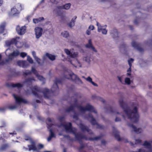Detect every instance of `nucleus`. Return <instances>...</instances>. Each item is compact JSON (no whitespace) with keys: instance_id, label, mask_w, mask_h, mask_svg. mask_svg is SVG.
<instances>
[{"instance_id":"obj_27","label":"nucleus","mask_w":152,"mask_h":152,"mask_svg":"<svg viewBox=\"0 0 152 152\" xmlns=\"http://www.w3.org/2000/svg\"><path fill=\"white\" fill-rule=\"evenodd\" d=\"M77 17L76 16L74 17V18H72L71 22L68 24V25L69 27L72 28V26H74L75 25V20Z\"/></svg>"},{"instance_id":"obj_5","label":"nucleus","mask_w":152,"mask_h":152,"mask_svg":"<svg viewBox=\"0 0 152 152\" xmlns=\"http://www.w3.org/2000/svg\"><path fill=\"white\" fill-rule=\"evenodd\" d=\"M30 143L31 144L28 145L27 146L28 148L23 147V148L26 151L28 150L29 151H30L31 150L33 151H38V148L36 146L35 141L34 140H31Z\"/></svg>"},{"instance_id":"obj_55","label":"nucleus","mask_w":152,"mask_h":152,"mask_svg":"<svg viewBox=\"0 0 152 152\" xmlns=\"http://www.w3.org/2000/svg\"><path fill=\"white\" fill-rule=\"evenodd\" d=\"M47 128L48 129H50L53 125V124L52 123H47Z\"/></svg>"},{"instance_id":"obj_45","label":"nucleus","mask_w":152,"mask_h":152,"mask_svg":"<svg viewBox=\"0 0 152 152\" xmlns=\"http://www.w3.org/2000/svg\"><path fill=\"white\" fill-rule=\"evenodd\" d=\"M24 139L26 141H29L30 142H31V140H33L29 136H25L24 137Z\"/></svg>"},{"instance_id":"obj_40","label":"nucleus","mask_w":152,"mask_h":152,"mask_svg":"<svg viewBox=\"0 0 152 152\" xmlns=\"http://www.w3.org/2000/svg\"><path fill=\"white\" fill-rule=\"evenodd\" d=\"M49 132L50 133L49 135L52 137H56V135L55 133L53 132V130L50 129L49 130Z\"/></svg>"},{"instance_id":"obj_30","label":"nucleus","mask_w":152,"mask_h":152,"mask_svg":"<svg viewBox=\"0 0 152 152\" xmlns=\"http://www.w3.org/2000/svg\"><path fill=\"white\" fill-rule=\"evenodd\" d=\"M45 56L51 61H54L55 59V56L51 54L47 53L45 54Z\"/></svg>"},{"instance_id":"obj_59","label":"nucleus","mask_w":152,"mask_h":152,"mask_svg":"<svg viewBox=\"0 0 152 152\" xmlns=\"http://www.w3.org/2000/svg\"><path fill=\"white\" fill-rule=\"evenodd\" d=\"M138 152H146L145 150L143 149L142 148H140L138 150Z\"/></svg>"},{"instance_id":"obj_3","label":"nucleus","mask_w":152,"mask_h":152,"mask_svg":"<svg viewBox=\"0 0 152 152\" xmlns=\"http://www.w3.org/2000/svg\"><path fill=\"white\" fill-rule=\"evenodd\" d=\"M62 80L61 79L56 78L54 83L51 88V91H50L47 88L44 89L42 92L43 94L44 98L49 99L51 92L53 93H58L59 91V89L57 84H61Z\"/></svg>"},{"instance_id":"obj_9","label":"nucleus","mask_w":152,"mask_h":152,"mask_svg":"<svg viewBox=\"0 0 152 152\" xmlns=\"http://www.w3.org/2000/svg\"><path fill=\"white\" fill-rule=\"evenodd\" d=\"M70 77L72 80L77 83H82L81 80L77 76L73 73L72 74H69Z\"/></svg>"},{"instance_id":"obj_49","label":"nucleus","mask_w":152,"mask_h":152,"mask_svg":"<svg viewBox=\"0 0 152 152\" xmlns=\"http://www.w3.org/2000/svg\"><path fill=\"white\" fill-rule=\"evenodd\" d=\"M34 59L37 62L38 64H40V61L41 60L39 58L37 57L34 58Z\"/></svg>"},{"instance_id":"obj_29","label":"nucleus","mask_w":152,"mask_h":152,"mask_svg":"<svg viewBox=\"0 0 152 152\" xmlns=\"http://www.w3.org/2000/svg\"><path fill=\"white\" fill-rule=\"evenodd\" d=\"M44 19L43 17H40L38 18L33 19V22L34 23H37L41 21H43Z\"/></svg>"},{"instance_id":"obj_35","label":"nucleus","mask_w":152,"mask_h":152,"mask_svg":"<svg viewBox=\"0 0 152 152\" xmlns=\"http://www.w3.org/2000/svg\"><path fill=\"white\" fill-rule=\"evenodd\" d=\"M82 139H84V140H86L85 139L83 138L81 139L80 140H78V141H79V143H80V146L79 148V151H80V150L81 149H82L83 148H84L85 147L83 143V142L82 141ZM89 140L90 141V140ZM94 140H93V141H94Z\"/></svg>"},{"instance_id":"obj_32","label":"nucleus","mask_w":152,"mask_h":152,"mask_svg":"<svg viewBox=\"0 0 152 152\" xmlns=\"http://www.w3.org/2000/svg\"><path fill=\"white\" fill-rule=\"evenodd\" d=\"M92 98L93 99H99V101H100L101 102L103 103H104L105 102V101L104 99L100 97H97L95 95L92 96Z\"/></svg>"},{"instance_id":"obj_1","label":"nucleus","mask_w":152,"mask_h":152,"mask_svg":"<svg viewBox=\"0 0 152 152\" xmlns=\"http://www.w3.org/2000/svg\"><path fill=\"white\" fill-rule=\"evenodd\" d=\"M119 104L120 107L124 110V111L127 115L128 118L135 123H137L139 118V115L138 113V109L135 107L133 110H132L127 104L123 101V100H119Z\"/></svg>"},{"instance_id":"obj_63","label":"nucleus","mask_w":152,"mask_h":152,"mask_svg":"<svg viewBox=\"0 0 152 152\" xmlns=\"http://www.w3.org/2000/svg\"><path fill=\"white\" fill-rule=\"evenodd\" d=\"M53 137H51V136H50V135H49V137L47 138V140L48 141H50L51 140L52 138Z\"/></svg>"},{"instance_id":"obj_18","label":"nucleus","mask_w":152,"mask_h":152,"mask_svg":"<svg viewBox=\"0 0 152 152\" xmlns=\"http://www.w3.org/2000/svg\"><path fill=\"white\" fill-rule=\"evenodd\" d=\"M132 47L137 49L140 52H142L143 51V48L140 46L139 44L137 43L134 41L132 42Z\"/></svg>"},{"instance_id":"obj_51","label":"nucleus","mask_w":152,"mask_h":152,"mask_svg":"<svg viewBox=\"0 0 152 152\" xmlns=\"http://www.w3.org/2000/svg\"><path fill=\"white\" fill-rule=\"evenodd\" d=\"M65 117L64 116H60L59 117V121L61 122H62L64 120Z\"/></svg>"},{"instance_id":"obj_8","label":"nucleus","mask_w":152,"mask_h":152,"mask_svg":"<svg viewBox=\"0 0 152 152\" xmlns=\"http://www.w3.org/2000/svg\"><path fill=\"white\" fill-rule=\"evenodd\" d=\"M26 27L25 26L20 27L19 25H17L16 28V30L18 34L20 35H22L24 34L26 32Z\"/></svg>"},{"instance_id":"obj_46","label":"nucleus","mask_w":152,"mask_h":152,"mask_svg":"<svg viewBox=\"0 0 152 152\" xmlns=\"http://www.w3.org/2000/svg\"><path fill=\"white\" fill-rule=\"evenodd\" d=\"M126 45L125 44L123 43V44L120 45V50H121V48H123L124 49V50H125V49L126 48Z\"/></svg>"},{"instance_id":"obj_50","label":"nucleus","mask_w":152,"mask_h":152,"mask_svg":"<svg viewBox=\"0 0 152 152\" xmlns=\"http://www.w3.org/2000/svg\"><path fill=\"white\" fill-rule=\"evenodd\" d=\"M142 142V141L140 139H136L135 140V144H141Z\"/></svg>"},{"instance_id":"obj_4","label":"nucleus","mask_w":152,"mask_h":152,"mask_svg":"<svg viewBox=\"0 0 152 152\" xmlns=\"http://www.w3.org/2000/svg\"><path fill=\"white\" fill-rule=\"evenodd\" d=\"M73 106L74 107H77L82 112H85L86 111H88L90 112L94 113H97V112L95 110L94 107L88 104H87L85 107H84L81 105H79L78 103L74 104Z\"/></svg>"},{"instance_id":"obj_11","label":"nucleus","mask_w":152,"mask_h":152,"mask_svg":"<svg viewBox=\"0 0 152 152\" xmlns=\"http://www.w3.org/2000/svg\"><path fill=\"white\" fill-rule=\"evenodd\" d=\"M34 30L36 38L39 39L42 35L43 29L41 27H37L35 28Z\"/></svg>"},{"instance_id":"obj_48","label":"nucleus","mask_w":152,"mask_h":152,"mask_svg":"<svg viewBox=\"0 0 152 152\" xmlns=\"http://www.w3.org/2000/svg\"><path fill=\"white\" fill-rule=\"evenodd\" d=\"M23 61L19 60L17 61V64L19 66L22 67Z\"/></svg>"},{"instance_id":"obj_28","label":"nucleus","mask_w":152,"mask_h":152,"mask_svg":"<svg viewBox=\"0 0 152 152\" xmlns=\"http://www.w3.org/2000/svg\"><path fill=\"white\" fill-rule=\"evenodd\" d=\"M111 34H113L112 36L113 38H115V36L118 37V33L117 29H114L112 31H111Z\"/></svg>"},{"instance_id":"obj_25","label":"nucleus","mask_w":152,"mask_h":152,"mask_svg":"<svg viewBox=\"0 0 152 152\" xmlns=\"http://www.w3.org/2000/svg\"><path fill=\"white\" fill-rule=\"evenodd\" d=\"M6 26V23L3 22L0 25V34L3 33L5 30V28Z\"/></svg>"},{"instance_id":"obj_47","label":"nucleus","mask_w":152,"mask_h":152,"mask_svg":"<svg viewBox=\"0 0 152 152\" xmlns=\"http://www.w3.org/2000/svg\"><path fill=\"white\" fill-rule=\"evenodd\" d=\"M44 147V146L43 145L39 144H38L37 145V147L38 148V151L39 149H40L42 148H43Z\"/></svg>"},{"instance_id":"obj_44","label":"nucleus","mask_w":152,"mask_h":152,"mask_svg":"<svg viewBox=\"0 0 152 152\" xmlns=\"http://www.w3.org/2000/svg\"><path fill=\"white\" fill-rule=\"evenodd\" d=\"M28 66L27 62L25 61H23L22 67L23 68H25Z\"/></svg>"},{"instance_id":"obj_60","label":"nucleus","mask_w":152,"mask_h":152,"mask_svg":"<svg viewBox=\"0 0 152 152\" xmlns=\"http://www.w3.org/2000/svg\"><path fill=\"white\" fill-rule=\"evenodd\" d=\"M86 80H87L88 81H89V82H90V83H91L92 81V79L90 77H88L86 78Z\"/></svg>"},{"instance_id":"obj_21","label":"nucleus","mask_w":152,"mask_h":152,"mask_svg":"<svg viewBox=\"0 0 152 152\" xmlns=\"http://www.w3.org/2000/svg\"><path fill=\"white\" fill-rule=\"evenodd\" d=\"M35 81V80L33 77L28 78L25 80V82L27 83L28 86L30 87V86H32L33 82Z\"/></svg>"},{"instance_id":"obj_38","label":"nucleus","mask_w":152,"mask_h":152,"mask_svg":"<svg viewBox=\"0 0 152 152\" xmlns=\"http://www.w3.org/2000/svg\"><path fill=\"white\" fill-rule=\"evenodd\" d=\"M74 107L73 105H71L69 107L66 109L65 111L66 112H69L71 111H74Z\"/></svg>"},{"instance_id":"obj_36","label":"nucleus","mask_w":152,"mask_h":152,"mask_svg":"<svg viewBox=\"0 0 152 152\" xmlns=\"http://www.w3.org/2000/svg\"><path fill=\"white\" fill-rule=\"evenodd\" d=\"M105 109L110 113H113L115 112V110L111 106H109L108 107H105Z\"/></svg>"},{"instance_id":"obj_16","label":"nucleus","mask_w":152,"mask_h":152,"mask_svg":"<svg viewBox=\"0 0 152 152\" xmlns=\"http://www.w3.org/2000/svg\"><path fill=\"white\" fill-rule=\"evenodd\" d=\"M96 25L98 26V31L99 32L102 31V34H106L107 31L105 28H103V26H101L100 24L98 22H96Z\"/></svg>"},{"instance_id":"obj_43","label":"nucleus","mask_w":152,"mask_h":152,"mask_svg":"<svg viewBox=\"0 0 152 152\" xmlns=\"http://www.w3.org/2000/svg\"><path fill=\"white\" fill-rule=\"evenodd\" d=\"M31 74V72L29 70H27L25 72H24L23 74L25 75H30Z\"/></svg>"},{"instance_id":"obj_12","label":"nucleus","mask_w":152,"mask_h":152,"mask_svg":"<svg viewBox=\"0 0 152 152\" xmlns=\"http://www.w3.org/2000/svg\"><path fill=\"white\" fill-rule=\"evenodd\" d=\"M32 93L35 96L39 98L38 93L41 92L40 88L37 86H35L31 88Z\"/></svg>"},{"instance_id":"obj_58","label":"nucleus","mask_w":152,"mask_h":152,"mask_svg":"<svg viewBox=\"0 0 152 152\" xmlns=\"http://www.w3.org/2000/svg\"><path fill=\"white\" fill-rule=\"evenodd\" d=\"M88 29L91 30H93L94 29V27L93 25H91L89 26Z\"/></svg>"},{"instance_id":"obj_57","label":"nucleus","mask_w":152,"mask_h":152,"mask_svg":"<svg viewBox=\"0 0 152 152\" xmlns=\"http://www.w3.org/2000/svg\"><path fill=\"white\" fill-rule=\"evenodd\" d=\"M73 118L77 120H78V115L75 113L73 115Z\"/></svg>"},{"instance_id":"obj_20","label":"nucleus","mask_w":152,"mask_h":152,"mask_svg":"<svg viewBox=\"0 0 152 152\" xmlns=\"http://www.w3.org/2000/svg\"><path fill=\"white\" fill-rule=\"evenodd\" d=\"M128 125L129 126L132 127L134 131L136 133H140L142 132V130L141 128L137 129L133 124H128Z\"/></svg>"},{"instance_id":"obj_2","label":"nucleus","mask_w":152,"mask_h":152,"mask_svg":"<svg viewBox=\"0 0 152 152\" xmlns=\"http://www.w3.org/2000/svg\"><path fill=\"white\" fill-rule=\"evenodd\" d=\"M61 125L64 127L66 132L73 133L75 135V138L77 140H80L81 139L83 138L85 139L86 140H97L100 139L101 137V136H98L94 138H88L86 135H83L80 133H77L76 129L73 128L72 124L71 122H69L68 124H61Z\"/></svg>"},{"instance_id":"obj_6","label":"nucleus","mask_w":152,"mask_h":152,"mask_svg":"<svg viewBox=\"0 0 152 152\" xmlns=\"http://www.w3.org/2000/svg\"><path fill=\"white\" fill-rule=\"evenodd\" d=\"M19 39V37H16L15 38L12 39L10 40H7L5 42V44L6 46L8 47L12 45H15L17 48H19V47L17 46V44L18 42V40Z\"/></svg>"},{"instance_id":"obj_61","label":"nucleus","mask_w":152,"mask_h":152,"mask_svg":"<svg viewBox=\"0 0 152 152\" xmlns=\"http://www.w3.org/2000/svg\"><path fill=\"white\" fill-rule=\"evenodd\" d=\"M32 55L34 58L37 57V56H36V53L34 51H33L32 52Z\"/></svg>"},{"instance_id":"obj_26","label":"nucleus","mask_w":152,"mask_h":152,"mask_svg":"<svg viewBox=\"0 0 152 152\" xmlns=\"http://www.w3.org/2000/svg\"><path fill=\"white\" fill-rule=\"evenodd\" d=\"M143 145L146 147V148L149 149L150 151H152V147L151 144L147 141H145Z\"/></svg>"},{"instance_id":"obj_37","label":"nucleus","mask_w":152,"mask_h":152,"mask_svg":"<svg viewBox=\"0 0 152 152\" xmlns=\"http://www.w3.org/2000/svg\"><path fill=\"white\" fill-rule=\"evenodd\" d=\"M9 147V145L7 144L2 145L0 148V151L4 150Z\"/></svg>"},{"instance_id":"obj_23","label":"nucleus","mask_w":152,"mask_h":152,"mask_svg":"<svg viewBox=\"0 0 152 152\" xmlns=\"http://www.w3.org/2000/svg\"><path fill=\"white\" fill-rule=\"evenodd\" d=\"M71 6V4L70 3L67 4L63 6H58L57 7L58 9H65L66 10L69 9Z\"/></svg>"},{"instance_id":"obj_62","label":"nucleus","mask_w":152,"mask_h":152,"mask_svg":"<svg viewBox=\"0 0 152 152\" xmlns=\"http://www.w3.org/2000/svg\"><path fill=\"white\" fill-rule=\"evenodd\" d=\"M121 121V119L120 118L118 117H116L115 119V121Z\"/></svg>"},{"instance_id":"obj_17","label":"nucleus","mask_w":152,"mask_h":152,"mask_svg":"<svg viewBox=\"0 0 152 152\" xmlns=\"http://www.w3.org/2000/svg\"><path fill=\"white\" fill-rule=\"evenodd\" d=\"M87 118L88 119H89L90 118L91 119V120L90 121V122L91 124L93 125H96L97 124V122L95 119L93 117V116L92 114L91 113H89L88 114Z\"/></svg>"},{"instance_id":"obj_15","label":"nucleus","mask_w":152,"mask_h":152,"mask_svg":"<svg viewBox=\"0 0 152 152\" xmlns=\"http://www.w3.org/2000/svg\"><path fill=\"white\" fill-rule=\"evenodd\" d=\"M64 51L67 55H69L72 58H75L77 55V54L75 52H71L70 51L67 49H65Z\"/></svg>"},{"instance_id":"obj_64","label":"nucleus","mask_w":152,"mask_h":152,"mask_svg":"<svg viewBox=\"0 0 152 152\" xmlns=\"http://www.w3.org/2000/svg\"><path fill=\"white\" fill-rule=\"evenodd\" d=\"M86 33L88 35H89L91 34V31L88 30L86 31Z\"/></svg>"},{"instance_id":"obj_22","label":"nucleus","mask_w":152,"mask_h":152,"mask_svg":"<svg viewBox=\"0 0 152 152\" xmlns=\"http://www.w3.org/2000/svg\"><path fill=\"white\" fill-rule=\"evenodd\" d=\"M31 70V72H32L36 76L38 79L42 80L43 79V77L39 75L38 72L34 68L32 67Z\"/></svg>"},{"instance_id":"obj_7","label":"nucleus","mask_w":152,"mask_h":152,"mask_svg":"<svg viewBox=\"0 0 152 152\" xmlns=\"http://www.w3.org/2000/svg\"><path fill=\"white\" fill-rule=\"evenodd\" d=\"M16 7H14L11 10V13L14 16H16L18 15L20 13L19 10L21 11L22 10V6L21 4H18L16 5Z\"/></svg>"},{"instance_id":"obj_14","label":"nucleus","mask_w":152,"mask_h":152,"mask_svg":"<svg viewBox=\"0 0 152 152\" xmlns=\"http://www.w3.org/2000/svg\"><path fill=\"white\" fill-rule=\"evenodd\" d=\"M13 95L15 99L16 102L17 103H23L26 104L28 102L26 100L20 97L17 96L14 94H13Z\"/></svg>"},{"instance_id":"obj_34","label":"nucleus","mask_w":152,"mask_h":152,"mask_svg":"<svg viewBox=\"0 0 152 152\" xmlns=\"http://www.w3.org/2000/svg\"><path fill=\"white\" fill-rule=\"evenodd\" d=\"M20 54V53L18 50L14 51L12 53L10 54L12 57H16L18 56Z\"/></svg>"},{"instance_id":"obj_33","label":"nucleus","mask_w":152,"mask_h":152,"mask_svg":"<svg viewBox=\"0 0 152 152\" xmlns=\"http://www.w3.org/2000/svg\"><path fill=\"white\" fill-rule=\"evenodd\" d=\"M134 60V59L132 58H131L129 60H128V64H129L130 67L127 70V72H131V66H132V64H131V63L130 62V61H131L132 62H133Z\"/></svg>"},{"instance_id":"obj_24","label":"nucleus","mask_w":152,"mask_h":152,"mask_svg":"<svg viewBox=\"0 0 152 152\" xmlns=\"http://www.w3.org/2000/svg\"><path fill=\"white\" fill-rule=\"evenodd\" d=\"M113 133L115 137L117 140L118 141H120L121 140L119 134V132L117 130L114 131Z\"/></svg>"},{"instance_id":"obj_52","label":"nucleus","mask_w":152,"mask_h":152,"mask_svg":"<svg viewBox=\"0 0 152 152\" xmlns=\"http://www.w3.org/2000/svg\"><path fill=\"white\" fill-rule=\"evenodd\" d=\"M26 55L27 54L25 52H21L20 53V56L22 58H24Z\"/></svg>"},{"instance_id":"obj_42","label":"nucleus","mask_w":152,"mask_h":152,"mask_svg":"<svg viewBox=\"0 0 152 152\" xmlns=\"http://www.w3.org/2000/svg\"><path fill=\"white\" fill-rule=\"evenodd\" d=\"M125 81L126 83L128 85H129L130 84V80L129 78H126L125 79Z\"/></svg>"},{"instance_id":"obj_31","label":"nucleus","mask_w":152,"mask_h":152,"mask_svg":"<svg viewBox=\"0 0 152 152\" xmlns=\"http://www.w3.org/2000/svg\"><path fill=\"white\" fill-rule=\"evenodd\" d=\"M13 57H12L9 55L7 58L5 59V60H2V61H4L5 64L9 63L13 59Z\"/></svg>"},{"instance_id":"obj_56","label":"nucleus","mask_w":152,"mask_h":152,"mask_svg":"<svg viewBox=\"0 0 152 152\" xmlns=\"http://www.w3.org/2000/svg\"><path fill=\"white\" fill-rule=\"evenodd\" d=\"M46 122V124L48 123H51L52 122V120L50 118H48L47 119Z\"/></svg>"},{"instance_id":"obj_41","label":"nucleus","mask_w":152,"mask_h":152,"mask_svg":"<svg viewBox=\"0 0 152 152\" xmlns=\"http://www.w3.org/2000/svg\"><path fill=\"white\" fill-rule=\"evenodd\" d=\"M27 60L31 64H32L33 63L32 59L28 56H27Z\"/></svg>"},{"instance_id":"obj_10","label":"nucleus","mask_w":152,"mask_h":152,"mask_svg":"<svg viewBox=\"0 0 152 152\" xmlns=\"http://www.w3.org/2000/svg\"><path fill=\"white\" fill-rule=\"evenodd\" d=\"M5 85L7 87L10 88H17L18 89L20 88L23 87V85L19 83L15 84L12 83H7Z\"/></svg>"},{"instance_id":"obj_19","label":"nucleus","mask_w":152,"mask_h":152,"mask_svg":"<svg viewBox=\"0 0 152 152\" xmlns=\"http://www.w3.org/2000/svg\"><path fill=\"white\" fill-rule=\"evenodd\" d=\"M85 47L88 48H91L95 52H97L94 47L93 46L92 42L91 39H90L88 41V43L85 45Z\"/></svg>"},{"instance_id":"obj_13","label":"nucleus","mask_w":152,"mask_h":152,"mask_svg":"<svg viewBox=\"0 0 152 152\" xmlns=\"http://www.w3.org/2000/svg\"><path fill=\"white\" fill-rule=\"evenodd\" d=\"M79 127L83 132L86 131L89 133L90 134H93V132L91 131V129H89L88 127L85 126L83 124H80L79 125Z\"/></svg>"},{"instance_id":"obj_54","label":"nucleus","mask_w":152,"mask_h":152,"mask_svg":"<svg viewBox=\"0 0 152 152\" xmlns=\"http://www.w3.org/2000/svg\"><path fill=\"white\" fill-rule=\"evenodd\" d=\"M97 125V128L99 129H103V126L98 124V123L96 125Z\"/></svg>"},{"instance_id":"obj_53","label":"nucleus","mask_w":152,"mask_h":152,"mask_svg":"<svg viewBox=\"0 0 152 152\" xmlns=\"http://www.w3.org/2000/svg\"><path fill=\"white\" fill-rule=\"evenodd\" d=\"M8 108L10 110H12L16 108V106L15 105H10L8 107Z\"/></svg>"},{"instance_id":"obj_39","label":"nucleus","mask_w":152,"mask_h":152,"mask_svg":"<svg viewBox=\"0 0 152 152\" xmlns=\"http://www.w3.org/2000/svg\"><path fill=\"white\" fill-rule=\"evenodd\" d=\"M61 34L65 38H67L69 36L68 32L66 31H65L64 32H62L61 33Z\"/></svg>"}]
</instances>
